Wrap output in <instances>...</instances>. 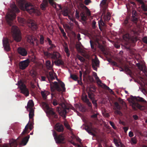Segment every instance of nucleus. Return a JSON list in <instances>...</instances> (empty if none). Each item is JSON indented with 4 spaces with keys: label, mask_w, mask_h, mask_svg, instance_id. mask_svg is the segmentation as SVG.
<instances>
[{
    "label": "nucleus",
    "mask_w": 147,
    "mask_h": 147,
    "mask_svg": "<svg viewBox=\"0 0 147 147\" xmlns=\"http://www.w3.org/2000/svg\"><path fill=\"white\" fill-rule=\"evenodd\" d=\"M82 45L81 43L79 41L76 45V48L77 49L81 50V45Z\"/></svg>",
    "instance_id": "obj_44"
},
{
    "label": "nucleus",
    "mask_w": 147,
    "mask_h": 147,
    "mask_svg": "<svg viewBox=\"0 0 147 147\" xmlns=\"http://www.w3.org/2000/svg\"><path fill=\"white\" fill-rule=\"evenodd\" d=\"M11 9L7 13L6 16V20L8 24L11 26L13 22V20L16 18V14L15 12L19 13L20 11L15 4L11 5Z\"/></svg>",
    "instance_id": "obj_3"
},
{
    "label": "nucleus",
    "mask_w": 147,
    "mask_h": 147,
    "mask_svg": "<svg viewBox=\"0 0 147 147\" xmlns=\"http://www.w3.org/2000/svg\"><path fill=\"white\" fill-rule=\"evenodd\" d=\"M34 104L32 100H29L27 104V105L26 107L27 110H33V107Z\"/></svg>",
    "instance_id": "obj_30"
},
{
    "label": "nucleus",
    "mask_w": 147,
    "mask_h": 147,
    "mask_svg": "<svg viewBox=\"0 0 147 147\" xmlns=\"http://www.w3.org/2000/svg\"><path fill=\"white\" fill-rule=\"evenodd\" d=\"M51 53H50L48 52H44V54L45 55L48 56V57H49L50 58V56L51 55Z\"/></svg>",
    "instance_id": "obj_60"
},
{
    "label": "nucleus",
    "mask_w": 147,
    "mask_h": 147,
    "mask_svg": "<svg viewBox=\"0 0 147 147\" xmlns=\"http://www.w3.org/2000/svg\"><path fill=\"white\" fill-rule=\"evenodd\" d=\"M33 127V123L32 122L30 123V124H29V123L26 126L25 128H24V129L22 132V134L24 135L26 134H28L29 133V132L28 131V129L29 127Z\"/></svg>",
    "instance_id": "obj_26"
},
{
    "label": "nucleus",
    "mask_w": 147,
    "mask_h": 147,
    "mask_svg": "<svg viewBox=\"0 0 147 147\" xmlns=\"http://www.w3.org/2000/svg\"><path fill=\"white\" fill-rule=\"evenodd\" d=\"M98 115V114L97 113L95 114H94L91 115V117L94 119H96L97 118V117Z\"/></svg>",
    "instance_id": "obj_57"
},
{
    "label": "nucleus",
    "mask_w": 147,
    "mask_h": 147,
    "mask_svg": "<svg viewBox=\"0 0 147 147\" xmlns=\"http://www.w3.org/2000/svg\"><path fill=\"white\" fill-rule=\"evenodd\" d=\"M61 12L64 16H68L69 15L68 11L67 9H63V10L61 11Z\"/></svg>",
    "instance_id": "obj_36"
},
{
    "label": "nucleus",
    "mask_w": 147,
    "mask_h": 147,
    "mask_svg": "<svg viewBox=\"0 0 147 147\" xmlns=\"http://www.w3.org/2000/svg\"><path fill=\"white\" fill-rule=\"evenodd\" d=\"M18 5L20 9L24 11H26L30 13H35L38 16L40 14V13L37 9L30 3H26L25 0H19Z\"/></svg>",
    "instance_id": "obj_2"
},
{
    "label": "nucleus",
    "mask_w": 147,
    "mask_h": 147,
    "mask_svg": "<svg viewBox=\"0 0 147 147\" xmlns=\"http://www.w3.org/2000/svg\"><path fill=\"white\" fill-rule=\"evenodd\" d=\"M49 47L47 48V50L49 51H51L53 50L56 47L54 44L51 45Z\"/></svg>",
    "instance_id": "obj_40"
},
{
    "label": "nucleus",
    "mask_w": 147,
    "mask_h": 147,
    "mask_svg": "<svg viewBox=\"0 0 147 147\" xmlns=\"http://www.w3.org/2000/svg\"><path fill=\"white\" fill-rule=\"evenodd\" d=\"M136 65L138 67L139 69L142 71L144 69V67L143 65L140 64L139 63H138Z\"/></svg>",
    "instance_id": "obj_48"
},
{
    "label": "nucleus",
    "mask_w": 147,
    "mask_h": 147,
    "mask_svg": "<svg viewBox=\"0 0 147 147\" xmlns=\"http://www.w3.org/2000/svg\"><path fill=\"white\" fill-rule=\"evenodd\" d=\"M141 7L142 9L144 11H147V5H146L145 4H143L141 5Z\"/></svg>",
    "instance_id": "obj_51"
},
{
    "label": "nucleus",
    "mask_w": 147,
    "mask_h": 147,
    "mask_svg": "<svg viewBox=\"0 0 147 147\" xmlns=\"http://www.w3.org/2000/svg\"><path fill=\"white\" fill-rule=\"evenodd\" d=\"M30 74L32 77L33 78L36 76V72L35 71L32 70L30 72Z\"/></svg>",
    "instance_id": "obj_39"
},
{
    "label": "nucleus",
    "mask_w": 147,
    "mask_h": 147,
    "mask_svg": "<svg viewBox=\"0 0 147 147\" xmlns=\"http://www.w3.org/2000/svg\"><path fill=\"white\" fill-rule=\"evenodd\" d=\"M90 43L91 45V47L92 49H94V42L92 41V40H90Z\"/></svg>",
    "instance_id": "obj_58"
},
{
    "label": "nucleus",
    "mask_w": 147,
    "mask_h": 147,
    "mask_svg": "<svg viewBox=\"0 0 147 147\" xmlns=\"http://www.w3.org/2000/svg\"><path fill=\"white\" fill-rule=\"evenodd\" d=\"M41 94L42 97L44 99H45L47 98V92H46L41 91Z\"/></svg>",
    "instance_id": "obj_46"
},
{
    "label": "nucleus",
    "mask_w": 147,
    "mask_h": 147,
    "mask_svg": "<svg viewBox=\"0 0 147 147\" xmlns=\"http://www.w3.org/2000/svg\"><path fill=\"white\" fill-rule=\"evenodd\" d=\"M53 135L57 143L60 144L64 143L65 138L62 134L58 136L56 133L55 131H53Z\"/></svg>",
    "instance_id": "obj_9"
},
{
    "label": "nucleus",
    "mask_w": 147,
    "mask_h": 147,
    "mask_svg": "<svg viewBox=\"0 0 147 147\" xmlns=\"http://www.w3.org/2000/svg\"><path fill=\"white\" fill-rule=\"evenodd\" d=\"M131 100L132 101H134V100H135L137 101L142 102H143V103H146V100H144L143 98L140 97L139 96H132V98H131Z\"/></svg>",
    "instance_id": "obj_22"
},
{
    "label": "nucleus",
    "mask_w": 147,
    "mask_h": 147,
    "mask_svg": "<svg viewBox=\"0 0 147 147\" xmlns=\"http://www.w3.org/2000/svg\"><path fill=\"white\" fill-rule=\"evenodd\" d=\"M48 6V3L47 0H43L42 2L40 5V8L42 10H46V8Z\"/></svg>",
    "instance_id": "obj_23"
},
{
    "label": "nucleus",
    "mask_w": 147,
    "mask_h": 147,
    "mask_svg": "<svg viewBox=\"0 0 147 147\" xmlns=\"http://www.w3.org/2000/svg\"><path fill=\"white\" fill-rule=\"evenodd\" d=\"M65 126L68 129L70 130L71 129V127L69 124L67 123H64Z\"/></svg>",
    "instance_id": "obj_54"
},
{
    "label": "nucleus",
    "mask_w": 147,
    "mask_h": 147,
    "mask_svg": "<svg viewBox=\"0 0 147 147\" xmlns=\"http://www.w3.org/2000/svg\"><path fill=\"white\" fill-rule=\"evenodd\" d=\"M129 136L130 137H132L134 136L133 132L131 131H130L129 133Z\"/></svg>",
    "instance_id": "obj_64"
},
{
    "label": "nucleus",
    "mask_w": 147,
    "mask_h": 147,
    "mask_svg": "<svg viewBox=\"0 0 147 147\" xmlns=\"http://www.w3.org/2000/svg\"><path fill=\"white\" fill-rule=\"evenodd\" d=\"M120 71H123L125 70V71L128 73L129 74L131 73V70L129 69L128 67L126 65H125L124 66L123 68L122 67L120 68Z\"/></svg>",
    "instance_id": "obj_33"
},
{
    "label": "nucleus",
    "mask_w": 147,
    "mask_h": 147,
    "mask_svg": "<svg viewBox=\"0 0 147 147\" xmlns=\"http://www.w3.org/2000/svg\"><path fill=\"white\" fill-rule=\"evenodd\" d=\"M107 0H102V1L100 4V6L103 9V11H105L107 9V5L106 3V2Z\"/></svg>",
    "instance_id": "obj_28"
},
{
    "label": "nucleus",
    "mask_w": 147,
    "mask_h": 147,
    "mask_svg": "<svg viewBox=\"0 0 147 147\" xmlns=\"http://www.w3.org/2000/svg\"><path fill=\"white\" fill-rule=\"evenodd\" d=\"M113 141L116 146L118 147H119L120 145H121V147H122L123 144L122 143L119 141L118 140L116 139H114Z\"/></svg>",
    "instance_id": "obj_35"
},
{
    "label": "nucleus",
    "mask_w": 147,
    "mask_h": 147,
    "mask_svg": "<svg viewBox=\"0 0 147 147\" xmlns=\"http://www.w3.org/2000/svg\"><path fill=\"white\" fill-rule=\"evenodd\" d=\"M55 63V64L57 66H59L60 65H63L64 64V62L61 60L58 59L57 60L55 61H54V63Z\"/></svg>",
    "instance_id": "obj_34"
},
{
    "label": "nucleus",
    "mask_w": 147,
    "mask_h": 147,
    "mask_svg": "<svg viewBox=\"0 0 147 147\" xmlns=\"http://www.w3.org/2000/svg\"><path fill=\"white\" fill-rule=\"evenodd\" d=\"M29 62V61L28 59L20 61L19 63L20 68L22 70L24 69L28 66Z\"/></svg>",
    "instance_id": "obj_13"
},
{
    "label": "nucleus",
    "mask_w": 147,
    "mask_h": 147,
    "mask_svg": "<svg viewBox=\"0 0 147 147\" xmlns=\"http://www.w3.org/2000/svg\"><path fill=\"white\" fill-rule=\"evenodd\" d=\"M29 138L30 136L28 135L22 138L21 141L12 139L10 140L9 145L5 144L3 147H17L18 143L21 146H25L28 143Z\"/></svg>",
    "instance_id": "obj_5"
},
{
    "label": "nucleus",
    "mask_w": 147,
    "mask_h": 147,
    "mask_svg": "<svg viewBox=\"0 0 147 147\" xmlns=\"http://www.w3.org/2000/svg\"><path fill=\"white\" fill-rule=\"evenodd\" d=\"M81 20L82 21H84V22L86 23V20L87 19L85 15H83L81 16Z\"/></svg>",
    "instance_id": "obj_50"
},
{
    "label": "nucleus",
    "mask_w": 147,
    "mask_h": 147,
    "mask_svg": "<svg viewBox=\"0 0 147 147\" xmlns=\"http://www.w3.org/2000/svg\"><path fill=\"white\" fill-rule=\"evenodd\" d=\"M105 11H103L102 15H104L103 18L105 22L108 21L110 19L111 15L108 13L106 14H105Z\"/></svg>",
    "instance_id": "obj_32"
},
{
    "label": "nucleus",
    "mask_w": 147,
    "mask_h": 147,
    "mask_svg": "<svg viewBox=\"0 0 147 147\" xmlns=\"http://www.w3.org/2000/svg\"><path fill=\"white\" fill-rule=\"evenodd\" d=\"M17 50L18 53L23 56H25L27 54V51L24 48L19 47L18 48Z\"/></svg>",
    "instance_id": "obj_20"
},
{
    "label": "nucleus",
    "mask_w": 147,
    "mask_h": 147,
    "mask_svg": "<svg viewBox=\"0 0 147 147\" xmlns=\"http://www.w3.org/2000/svg\"><path fill=\"white\" fill-rule=\"evenodd\" d=\"M90 126L87 125L85 127V129L86 131L90 134H91L92 135H94V134L92 132L93 128L92 127V123H90Z\"/></svg>",
    "instance_id": "obj_29"
},
{
    "label": "nucleus",
    "mask_w": 147,
    "mask_h": 147,
    "mask_svg": "<svg viewBox=\"0 0 147 147\" xmlns=\"http://www.w3.org/2000/svg\"><path fill=\"white\" fill-rule=\"evenodd\" d=\"M18 84L21 90V92L26 96H28L29 94V91L24 83L20 80L18 82Z\"/></svg>",
    "instance_id": "obj_8"
},
{
    "label": "nucleus",
    "mask_w": 147,
    "mask_h": 147,
    "mask_svg": "<svg viewBox=\"0 0 147 147\" xmlns=\"http://www.w3.org/2000/svg\"><path fill=\"white\" fill-rule=\"evenodd\" d=\"M114 104L116 109H117L119 110L121 109V106L117 102H115L114 103Z\"/></svg>",
    "instance_id": "obj_43"
},
{
    "label": "nucleus",
    "mask_w": 147,
    "mask_h": 147,
    "mask_svg": "<svg viewBox=\"0 0 147 147\" xmlns=\"http://www.w3.org/2000/svg\"><path fill=\"white\" fill-rule=\"evenodd\" d=\"M68 18L72 22H74L76 24H78V22L76 21L74 18L69 15H68Z\"/></svg>",
    "instance_id": "obj_47"
},
{
    "label": "nucleus",
    "mask_w": 147,
    "mask_h": 147,
    "mask_svg": "<svg viewBox=\"0 0 147 147\" xmlns=\"http://www.w3.org/2000/svg\"><path fill=\"white\" fill-rule=\"evenodd\" d=\"M82 98V100L86 103L89 107L92 108V104L91 102H90L89 100L87 98V95L84 93L83 94Z\"/></svg>",
    "instance_id": "obj_19"
},
{
    "label": "nucleus",
    "mask_w": 147,
    "mask_h": 147,
    "mask_svg": "<svg viewBox=\"0 0 147 147\" xmlns=\"http://www.w3.org/2000/svg\"><path fill=\"white\" fill-rule=\"evenodd\" d=\"M45 107L46 109L48 110V113L50 115H51L52 117L55 118H58L57 115L56 114L55 112L54 111L53 109L51 108L47 104H46Z\"/></svg>",
    "instance_id": "obj_16"
},
{
    "label": "nucleus",
    "mask_w": 147,
    "mask_h": 147,
    "mask_svg": "<svg viewBox=\"0 0 147 147\" xmlns=\"http://www.w3.org/2000/svg\"><path fill=\"white\" fill-rule=\"evenodd\" d=\"M40 38L39 40L40 43V44L43 45L44 42V37L42 35H41L40 36Z\"/></svg>",
    "instance_id": "obj_41"
},
{
    "label": "nucleus",
    "mask_w": 147,
    "mask_h": 147,
    "mask_svg": "<svg viewBox=\"0 0 147 147\" xmlns=\"http://www.w3.org/2000/svg\"><path fill=\"white\" fill-rule=\"evenodd\" d=\"M92 65H94L96 66L97 67H98L99 65L100 62L96 57V56L94 59H92Z\"/></svg>",
    "instance_id": "obj_31"
},
{
    "label": "nucleus",
    "mask_w": 147,
    "mask_h": 147,
    "mask_svg": "<svg viewBox=\"0 0 147 147\" xmlns=\"http://www.w3.org/2000/svg\"><path fill=\"white\" fill-rule=\"evenodd\" d=\"M142 40L144 43L147 44V37H144L142 39Z\"/></svg>",
    "instance_id": "obj_61"
},
{
    "label": "nucleus",
    "mask_w": 147,
    "mask_h": 147,
    "mask_svg": "<svg viewBox=\"0 0 147 147\" xmlns=\"http://www.w3.org/2000/svg\"><path fill=\"white\" fill-rule=\"evenodd\" d=\"M77 57L81 62H84L85 61V59L79 55H77Z\"/></svg>",
    "instance_id": "obj_45"
},
{
    "label": "nucleus",
    "mask_w": 147,
    "mask_h": 147,
    "mask_svg": "<svg viewBox=\"0 0 147 147\" xmlns=\"http://www.w3.org/2000/svg\"><path fill=\"white\" fill-rule=\"evenodd\" d=\"M47 41H48V42L49 44V45H51L53 44L52 43V41L49 38V37H47Z\"/></svg>",
    "instance_id": "obj_55"
},
{
    "label": "nucleus",
    "mask_w": 147,
    "mask_h": 147,
    "mask_svg": "<svg viewBox=\"0 0 147 147\" xmlns=\"http://www.w3.org/2000/svg\"><path fill=\"white\" fill-rule=\"evenodd\" d=\"M71 78L75 81H76L78 79L77 76L75 75H70Z\"/></svg>",
    "instance_id": "obj_49"
},
{
    "label": "nucleus",
    "mask_w": 147,
    "mask_h": 147,
    "mask_svg": "<svg viewBox=\"0 0 147 147\" xmlns=\"http://www.w3.org/2000/svg\"><path fill=\"white\" fill-rule=\"evenodd\" d=\"M55 129L58 132H62L64 130V127L62 125L57 123L55 126Z\"/></svg>",
    "instance_id": "obj_25"
},
{
    "label": "nucleus",
    "mask_w": 147,
    "mask_h": 147,
    "mask_svg": "<svg viewBox=\"0 0 147 147\" xmlns=\"http://www.w3.org/2000/svg\"><path fill=\"white\" fill-rule=\"evenodd\" d=\"M60 107H57L56 108V111L60 114L64 116L65 118L66 117L65 115L67 113V110H69V108L63 102H62L59 105Z\"/></svg>",
    "instance_id": "obj_7"
},
{
    "label": "nucleus",
    "mask_w": 147,
    "mask_h": 147,
    "mask_svg": "<svg viewBox=\"0 0 147 147\" xmlns=\"http://www.w3.org/2000/svg\"><path fill=\"white\" fill-rule=\"evenodd\" d=\"M9 41L10 42H12L11 40ZM3 43L4 49L7 51H9L10 48L9 39L7 38H4L3 40Z\"/></svg>",
    "instance_id": "obj_12"
},
{
    "label": "nucleus",
    "mask_w": 147,
    "mask_h": 147,
    "mask_svg": "<svg viewBox=\"0 0 147 147\" xmlns=\"http://www.w3.org/2000/svg\"><path fill=\"white\" fill-rule=\"evenodd\" d=\"M61 55L59 53L57 52H54L51 53L50 58L52 59V63L53 64L54 61L60 58Z\"/></svg>",
    "instance_id": "obj_14"
},
{
    "label": "nucleus",
    "mask_w": 147,
    "mask_h": 147,
    "mask_svg": "<svg viewBox=\"0 0 147 147\" xmlns=\"http://www.w3.org/2000/svg\"><path fill=\"white\" fill-rule=\"evenodd\" d=\"M124 25L126 29L127 33L123 35V38L126 41H131L134 42L136 40L134 35L137 34V32L131 28L132 24L129 18H126L124 21Z\"/></svg>",
    "instance_id": "obj_1"
},
{
    "label": "nucleus",
    "mask_w": 147,
    "mask_h": 147,
    "mask_svg": "<svg viewBox=\"0 0 147 147\" xmlns=\"http://www.w3.org/2000/svg\"><path fill=\"white\" fill-rule=\"evenodd\" d=\"M46 65L47 68L49 69H51L52 68V67L51 66V62L50 61H46Z\"/></svg>",
    "instance_id": "obj_37"
},
{
    "label": "nucleus",
    "mask_w": 147,
    "mask_h": 147,
    "mask_svg": "<svg viewBox=\"0 0 147 147\" xmlns=\"http://www.w3.org/2000/svg\"><path fill=\"white\" fill-rule=\"evenodd\" d=\"M11 31L14 40L17 42H20L22 39L21 34L18 27L16 26H13L11 28Z\"/></svg>",
    "instance_id": "obj_6"
},
{
    "label": "nucleus",
    "mask_w": 147,
    "mask_h": 147,
    "mask_svg": "<svg viewBox=\"0 0 147 147\" xmlns=\"http://www.w3.org/2000/svg\"><path fill=\"white\" fill-rule=\"evenodd\" d=\"M29 112V118L30 119H32L34 115V110H28Z\"/></svg>",
    "instance_id": "obj_38"
},
{
    "label": "nucleus",
    "mask_w": 147,
    "mask_h": 147,
    "mask_svg": "<svg viewBox=\"0 0 147 147\" xmlns=\"http://www.w3.org/2000/svg\"><path fill=\"white\" fill-rule=\"evenodd\" d=\"M45 107L46 109L48 110V113L50 115H51L52 117L55 118H58L57 115L56 114L55 112L54 111L53 109L51 108L47 104H46Z\"/></svg>",
    "instance_id": "obj_15"
},
{
    "label": "nucleus",
    "mask_w": 147,
    "mask_h": 147,
    "mask_svg": "<svg viewBox=\"0 0 147 147\" xmlns=\"http://www.w3.org/2000/svg\"><path fill=\"white\" fill-rule=\"evenodd\" d=\"M56 74L55 73H54L53 71H50L49 72L48 74H46L47 77L49 80L50 79L51 80L55 79V76Z\"/></svg>",
    "instance_id": "obj_21"
},
{
    "label": "nucleus",
    "mask_w": 147,
    "mask_h": 147,
    "mask_svg": "<svg viewBox=\"0 0 147 147\" xmlns=\"http://www.w3.org/2000/svg\"><path fill=\"white\" fill-rule=\"evenodd\" d=\"M102 84L103 85V88H104L106 89L109 90H111V89L109 88V87H108L105 84Z\"/></svg>",
    "instance_id": "obj_63"
},
{
    "label": "nucleus",
    "mask_w": 147,
    "mask_h": 147,
    "mask_svg": "<svg viewBox=\"0 0 147 147\" xmlns=\"http://www.w3.org/2000/svg\"><path fill=\"white\" fill-rule=\"evenodd\" d=\"M63 46L64 49V51L66 54L67 56L68 57H69L70 55V53L69 52V50L67 43L65 42L63 45Z\"/></svg>",
    "instance_id": "obj_27"
},
{
    "label": "nucleus",
    "mask_w": 147,
    "mask_h": 147,
    "mask_svg": "<svg viewBox=\"0 0 147 147\" xmlns=\"http://www.w3.org/2000/svg\"><path fill=\"white\" fill-rule=\"evenodd\" d=\"M29 27L33 30H35L38 28L37 25L33 20H30L28 24Z\"/></svg>",
    "instance_id": "obj_17"
},
{
    "label": "nucleus",
    "mask_w": 147,
    "mask_h": 147,
    "mask_svg": "<svg viewBox=\"0 0 147 147\" xmlns=\"http://www.w3.org/2000/svg\"><path fill=\"white\" fill-rule=\"evenodd\" d=\"M131 142L134 144H136L137 143L136 138L135 137L132 138H131Z\"/></svg>",
    "instance_id": "obj_52"
},
{
    "label": "nucleus",
    "mask_w": 147,
    "mask_h": 147,
    "mask_svg": "<svg viewBox=\"0 0 147 147\" xmlns=\"http://www.w3.org/2000/svg\"><path fill=\"white\" fill-rule=\"evenodd\" d=\"M132 14L131 21L135 24L137 27H138L137 22L138 21L139 18V15L136 11L135 10H133L132 11Z\"/></svg>",
    "instance_id": "obj_11"
},
{
    "label": "nucleus",
    "mask_w": 147,
    "mask_h": 147,
    "mask_svg": "<svg viewBox=\"0 0 147 147\" xmlns=\"http://www.w3.org/2000/svg\"><path fill=\"white\" fill-rule=\"evenodd\" d=\"M27 41L32 45H34V41H36L37 45H38V40L35 39L33 36L28 35L27 37Z\"/></svg>",
    "instance_id": "obj_18"
},
{
    "label": "nucleus",
    "mask_w": 147,
    "mask_h": 147,
    "mask_svg": "<svg viewBox=\"0 0 147 147\" xmlns=\"http://www.w3.org/2000/svg\"><path fill=\"white\" fill-rule=\"evenodd\" d=\"M142 71L145 75L147 77V70L146 68H144Z\"/></svg>",
    "instance_id": "obj_59"
},
{
    "label": "nucleus",
    "mask_w": 147,
    "mask_h": 147,
    "mask_svg": "<svg viewBox=\"0 0 147 147\" xmlns=\"http://www.w3.org/2000/svg\"><path fill=\"white\" fill-rule=\"evenodd\" d=\"M86 92L88 94V97L91 100L93 105L95 107H97V100H95V94L93 93V91L90 89H89V90H86Z\"/></svg>",
    "instance_id": "obj_10"
},
{
    "label": "nucleus",
    "mask_w": 147,
    "mask_h": 147,
    "mask_svg": "<svg viewBox=\"0 0 147 147\" xmlns=\"http://www.w3.org/2000/svg\"><path fill=\"white\" fill-rule=\"evenodd\" d=\"M49 2L50 5L54 7H56L55 4L52 0H49Z\"/></svg>",
    "instance_id": "obj_53"
},
{
    "label": "nucleus",
    "mask_w": 147,
    "mask_h": 147,
    "mask_svg": "<svg viewBox=\"0 0 147 147\" xmlns=\"http://www.w3.org/2000/svg\"><path fill=\"white\" fill-rule=\"evenodd\" d=\"M98 24L99 28L101 31L103 30L104 28H105L106 26L105 23L101 19L98 21Z\"/></svg>",
    "instance_id": "obj_24"
},
{
    "label": "nucleus",
    "mask_w": 147,
    "mask_h": 147,
    "mask_svg": "<svg viewBox=\"0 0 147 147\" xmlns=\"http://www.w3.org/2000/svg\"><path fill=\"white\" fill-rule=\"evenodd\" d=\"M109 123L110 125L114 129H115L116 128V127L114 125V123L113 122L111 121H110L109 122Z\"/></svg>",
    "instance_id": "obj_56"
},
{
    "label": "nucleus",
    "mask_w": 147,
    "mask_h": 147,
    "mask_svg": "<svg viewBox=\"0 0 147 147\" xmlns=\"http://www.w3.org/2000/svg\"><path fill=\"white\" fill-rule=\"evenodd\" d=\"M91 2V1L90 0H85L84 3L86 5H88Z\"/></svg>",
    "instance_id": "obj_62"
},
{
    "label": "nucleus",
    "mask_w": 147,
    "mask_h": 147,
    "mask_svg": "<svg viewBox=\"0 0 147 147\" xmlns=\"http://www.w3.org/2000/svg\"><path fill=\"white\" fill-rule=\"evenodd\" d=\"M50 90L52 92L51 93L52 97L55 96V94L53 93L56 90L58 92H64L65 90V88L64 84L61 82L58 83L57 82H52L50 84Z\"/></svg>",
    "instance_id": "obj_4"
},
{
    "label": "nucleus",
    "mask_w": 147,
    "mask_h": 147,
    "mask_svg": "<svg viewBox=\"0 0 147 147\" xmlns=\"http://www.w3.org/2000/svg\"><path fill=\"white\" fill-rule=\"evenodd\" d=\"M18 20L19 22L22 23L23 24H25L26 22L25 20L23 18L18 17Z\"/></svg>",
    "instance_id": "obj_42"
}]
</instances>
